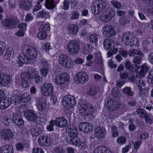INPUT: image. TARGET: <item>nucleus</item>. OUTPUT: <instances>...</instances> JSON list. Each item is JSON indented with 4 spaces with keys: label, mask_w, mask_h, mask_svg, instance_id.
I'll return each instance as SVG.
<instances>
[{
    "label": "nucleus",
    "mask_w": 153,
    "mask_h": 153,
    "mask_svg": "<svg viewBox=\"0 0 153 153\" xmlns=\"http://www.w3.org/2000/svg\"><path fill=\"white\" fill-rule=\"evenodd\" d=\"M138 78H136V79L133 80V82L136 84L137 86L138 87V89L140 88H142V87H144L145 85V82L142 80L140 79L137 77Z\"/></svg>",
    "instance_id": "obj_38"
},
{
    "label": "nucleus",
    "mask_w": 153,
    "mask_h": 153,
    "mask_svg": "<svg viewBox=\"0 0 153 153\" xmlns=\"http://www.w3.org/2000/svg\"><path fill=\"white\" fill-rule=\"evenodd\" d=\"M49 13L44 10L39 11L37 14V17L38 18H44L45 19L49 17Z\"/></svg>",
    "instance_id": "obj_37"
},
{
    "label": "nucleus",
    "mask_w": 153,
    "mask_h": 153,
    "mask_svg": "<svg viewBox=\"0 0 153 153\" xmlns=\"http://www.w3.org/2000/svg\"><path fill=\"white\" fill-rule=\"evenodd\" d=\"M21 78L22 81V86L24 88L29 86L31 77L28 72H24L22 74Z\"/></svg>",
    "instance_id": "obj_17"
},
{
    "label": "nucleus",
    "mask_w": 153,
    "mask_h": 153,
    "mask_svg": "<svg viewBox=\"0 0 153 153\" xmlns=\"http://www.w3.org/2000/svg\"><path fill=\"white\" fill-rule=\"evenodd\" d=\"M50 27L48 24H44L40 26L39 28V30L45 31L46 32L47 31L50 30Z\"/></svg>",
    "instance_id": "obj_48"
},
{
    "label": "nucleus",
    "mask_w": 153,
    "mask_h": 153,
    "mask_svg": "<svg viewBox=\"0 0 153 153\" xmlns=\"http://www.w3.org/2000/svg\"><path fill=\"white\" fill-rule=\"evenodd\" d=\"M66 48L70 54L74 55L76 54L79 52L80 46L77 41H71L67 45Z\"/></svg>",
    "instance_id": "obj_6"
},
{
    "label": "nucleus",
    "mask_w": 153,
    "mask_h": 153,
    "mask_svg": "<svg viewBox=\"0 0 153 153\" xmlns=\"http://www.w3.org/2000/svg\"><path fill=\"white\" fill-rule=\"evenodd\" d=\"M116 141L117 144L120 146L125 143L126 139L124 137L120 136L117 138Z\"/></svg>",
    "instance_id": "obj_50"
},
{
    "label": "nucleus",
    "mask_w": 153,
    "mask_h": 153,
    "mask_svg": "<svg viewBox=\"0 0 153 153\" xmlns=\"http://www.w3.org/2000/svg\"><path fill=\"white\" fill-rule=\"evenodd\" d=\"M45 5L46 8L49 9H53L55 7L53 0H46Z\"/></svg>",
    "instance_id": "obj_40"
},
{
    "label": "nucleus",
    "mask_w": 153,
    "mask_h": 153,
    "mask_svg": "<svg viewBox=\"0 0 153 153\" xmlns=\"http://www.w3.org/2000/svg\"><path fill=\"white\" fill-rule=\"evenodd\" d=\"M39 65L41 68H48L50 66L51 64L49 61L43 59L40 61Z\"/></svg>",
    "instance_id": "obj_39"
},
{
    "label": "nucleus",
    "mask_w": 153,
    "mask_h": 153,
    "mask_svg": "<svg viewBox=\"0 0 153 153\" xmlns=\"http://www.w3.org/2000/svg\"><path fill=\"white\" fill-rule=\"evenodd\" d=\"M38 142L41 146H48L49 145V138L46 136H41L39 138Z\"/></svg>",
    "instance_id": "obj_27"
},
{
    "label": "nucleus",
    "mask_w": 153,
    "mask_h": 153,
    "mask_svg": "<svg viewBox=\"0 0 153 153\" xmlns=\"http://www.w3.org/2000/svg\"><path fill=\"white\" fill-rule=\"evenodd\" d=\"M68 141L70 144L75 146H80L82 149H85L87 147L86 142L82 141L79 138L76 137L68 139Z\"/></svg>",
    "instance_id": "obj_10"
},
{
    "label": "nucleus",
    "mask_w": 153,
    "mask_h": 153,
    "mask_svg": "<svg viewBox=\"0 0 153 153\" xmlns=\"http://www.w3.org/2000/svg\"><path fill=\"white\" fill-rule=\"evenodd\" d=\"M51 49V45L50 43L48 42H46L44 44L43 49L46 51H48Z\"/></svg>",
    "instance_id": "obj_63"
},
{
    "label": "nucleus",
    "mask_w": 153,
    "mask_h": 153,
    "mask_svg": "<svg viewBox=\"0 0 153 153\" xmlns=\"http://www.w3.org/2000/svg\"><path fill=\"white\" fill-rule=\"evenodd\" d=\"M111 94L115 97H120L121 96L120 91L117 88H114L112 89Z\"/></svg>",
    "instance_id": "obj_46"
},
{
    "label": "nucleus",
    "mask_w": 153,
    "mask_h": 153,
    "mask_svg": "<svg viewBox=\"0 0 153 153\" xmlns=\"http://www.w3.org/2000/svg\"><path fill=\"white\" fill-rule=\"evenodd\" d=\"M141 143L142 141L140 140H138L134 142L133 144L134 148L136 151L139 149Z\"/></svg>",
    "instance_id": "obj_58"
},
{
    "label": "nucleus",
    "mask_w": 153,
    "mask_h": 153,
    "mask_svg": "<svg viewBox=\"0 0 153 153\" xmlns=\"http://www.w3.org/2000/svg\"><path fill=\"white\" fill-rule=\"evenodd\" d=\"M69 78L67 73H62L55 77V84L60 85H62L68 81Z\"/></svg>",
    "instance_id": "obj_13"
},
{
    "label": "nucleus",
    "mask_w": 153,
    "mask_h": 153,
    "mask_svg": "<svg viewBox=\"0 0 153 153\" xmlns=\"http://www.w3.org/2000/svg\"><path fill=\"white\" fill-rule=\"evenodd\" d=\"M13 122L18 126H20L23 124L24 121L20 115L16 113L14 114L12 117Z\"/></svg>",
    "instance_id": "obj_25"
},
{
    "label": "nucleus",
    "mask_w": 153,
    "mask_h": 153,
    "mask_svg": "<svg viewBox=\"0 0 153 153\" xmlns=\"http://www.w3.org/2000/svg\"><path fill=\"white\" fill-rule=\"evenodd\" d=\"M22 51L24 58L22 54L18 56L19 65H22L25 63H29L31 60L34 59L37 55L36 49L28 45H25L22 47Z\"/></svg>",
    "instance_id": "obj_1"
},
{
    "label": "nucleus",
    "mask_w": 153,
    "mask_h": 153,
    "mask_svg": "<svg viewBox=\"0 0 153 153\" xmlns=\"http://www.w3.org/2000/svg\"><path fill=\"white\" fill-rule=\"evenodd\" d=\"M149 70V68L146 63L142 65V68L139 72L137 73V76L139 78H141L144 76L146 73Z\"/></svg>",
    "instance_id": "obj_24"
},
{
    "label": "nucleus",
    "mask_w": 153,
    "mask_h": 153,
    "mask_svg": "<svg viewBox=\"0 0 153 153\" xmlns=\"http://www.w3.org/2000/svg\"><path fill=\"white\" fill-rule=\"evenodd\" d=\"M139 91L138 93V95L139 97H144L145 95L148 94L149 89V87L144 88H140L139 89Z\"/></svg>",
    "instance_id": "obj_35"
},
{
    "label": "nucleus",
    "mask_w": 153,
    "mask_h": 153,
    "mask_svg": "<svg viewBox=\"0 0 153 153\" xmlns=\"http://www.w3.org/2000/svg\"><path fill=\"white\" fill-rule=\"evenodd\" d=\"M122 42L125 45L132 47L136 44L137 41L134 34L130 32H126L121 37Z\"/></svg>",
    "instance_id": "obj_3"
},
{
    "label": "nucleus",
    "mask_w": 153,
    "mask_h": 153,
    "mask_svg": "<svg viewBox=\"0 0 153 153\" xmlns=\"http://www.w3.org/2000/svg\"><path fill=\"white\" fill-rule=\"evenodd\" d=\"M59 62L64 67L70 68L73 66L71 59L66 54H62L59 56Z\"/></svg>",
    "instance_id": "obj_7"
},
{
    "label": "nucleus",
    "mask_w": 153,
    "mask_h": 153,
    "mask_svg": "<svg viewBox=\"0 0 153 153\" xmlns=\"http://www.w3.org/2000/svg\"><path fill=\"white\" fill-rule=\"evenodd\" d=\"M111 3L114 7L116 8L122 9L123 8V6L121 3L116 0L111 1Z\"/></svg>",
    "instance_id": "obj_45"
},
{
    "label": "nucleus",
    "mask_w": 153,
    "mask_h": 153,
    "mask_svg": "<svg viewBox=\"0 0 153 153\" xmlns=\"http://www.w3.org/2000/svg\"><path fill=\"white\" fill-rule=\"evenodd\" d=\"M106 131L105 128L101 126H98L95 129V136L97 138L103 137L105 135Z\"/></svg>",
    "instance_id": "obj_19"
},
{
    "label": "nucleus",
    "mask_w": 153,
    "mask_h": 153,
    "mask_svg": "<svg viewBox=\"0 0 153 153\" xmlns=\"http://www.w3.org/2000/svg\"><path fill=\"white\" fill-rule=\"evenodd\" d=\"M40 71L41 75L43 76H46L48 72L47 68H42Z\"/></svg>",
    "instance_id": "obj_61"
},
{
    "label": "nucleus",
    "mask_w": 153,
    "mask_h": 153,
    "mask_svg": "<svg viewBox=\"0 0 153 153\" xmlns=\"http://www.w3.org/2000/svg\"><path fill=\"white\" fill-rule=\"evenodd\" d=\"M28 73L30 74V77L32 78L36 77L39 75V73L36 69L35 68L29 69Z\"/></svg>",
    "instance_id": "obj_43"
},
{
    "label": "nucleus",
    "mask_w": 153,
    "mask_h": 153,
    "mask_svg": "<svg viewBox=\"0 0 153 153\" xmlns=\"http://www.w3.org/2000/svg\"><path fill=\"white\" fill-rule=\"evenodd\" d=\"M63 9L64 10H67L68 9L69 7V3L68 1L65 0L63 3Z\"/></svg>",
    "instance_id": "obj_62"
},
{
    "label": "nucleus",
    "mask_w": 153,
    "mask_h": 153,
    "mask_svg": "<svg viewBox=\"0 0 153 153\" xmlns=\"http://www.w3.org/2000/svg\"><path fill=\"white\" fill-rule=\"evenodd\" d=\"M32 153H44L41 149L38 148H35L32 150Z\"/></svg>",
    "instance_id": "obj_64"
},
{
    "label": "nucleus",
    "mask_w": 153,
    "mask_h": 153,
    "mask_svg": "<svg viewBox=\"0 0 153 153\" xmlns=\"http://www.w3.org/2000/svg\"><path fill=\"white\" fill-rule=\"evenodd\" d=\"M68 33L73 35H75L78 31V27L77 26L74 24H70L67 26Z\"/></svg>",
    "instance_id": "obj_29"
},
{
    "label": "nucleus",
    "mask_w": 153,
    "mask_h": 153,
    "mask_svg": "<svg viewBox=\"0 0 153 153\" xmlns=\"http://www.w3.org/2000/svg\"><path fill=\"white\" fill-rule=\"evenodd\" d=\"M136 112L140 117H145L147 115L146 114V111L143 109L141 108H138L136 111Z\"/></svg>",
    "instance_id": "obj_55"
},
{
    "label": "nucleus",
    "mask_w": 153,
    "mask_h": 153,
    "mask_svg": "<svg viewBox=\"0 0 153 153\" xmlns=\"http://www.w3.org/2000/svg\"><path fill=\"white\" fill-rule=\"evenodd\" d=\"M24 114L29 120L34 122L37 123L40 121V118L39 117L32 111L26 110Z\"/></svg>",
    "instance_id": "obj_14"
},
{
    "label": "nucleus",
    "mask_w": 153,
    "mask_h": 153,
    "mask_svg": "<svg viewBox=\"0 0 153 153\" xmlns=\"http://www.w3.org/2000/svg\"><path fill=\"white\" fill-rule=\"evenodd\" d=\"M114 44V42L112 40L108 39H106L103 43V45L106 50L110 49Z\"/></svg>",
    "instance_id": "obj_31"
},
{
    "label": "nucleus",
    "mask_w": 153,
    "mask_h": 153,
    "mask_svg": "<svg viewBox=\"0 0 153 153\" xmlns=\"http://www.w3.org/2000/svg\"><path fill=\"white\" fill-rule=\"evenodd\" d=\"M0 135L3 139L9 140L12 139L14 136V133L9 129H4L0 131Z\"/></svg>",
    "instance_id": "obj_15"
},
{
    "label": "nucleus",
    "mask_w": 153,
    "mask_h": 153,
    "mask_svg": "<svg viewBox=\"0 0 153 153\" xmlns=\"http://www.w3.org/2000/svg\"><path fill=\"white\" fill-rule=\"evenodd\" d=\"M100 19L101 20L105 22H107L111 19L108 15L105 14H103L100 16Z\"/></svg>",
    "instance_id": "obj_56"
},
{
    "label": "nucleus",
    "mask_w": 153,
    "mask_h": 153,
    "mask_svg": "<svg viewBox=\"0 0 153 153\" xmlns=\"http://www.w3.org/2000/svg\"><path fill=\"white\" fill-rule=\"evenodd\" d=\"M36 106L38 109L40 111L44 110L46 107L45 101L42 97H37L36 100Z\"/></svg>",
    "instance_id": "obj_21"
},
{
    "label": "nucleus",
    "mask_w": 153,
    "mask_h": 153,
    "mask_svg": "<svg viewBox=\"0 0 153 153\" xmlns=\"http://www.w3.org/2000/svg\"><path fill=\"white\" fill-rule=\"evenodd\" d=\"M128 54L130 56H134L135 55H138L140 56H143V54L141 53L140 49H133L130 50Z\"/></svg>",
    "instance_id": "obj_33"
},
{
    "label": "nucleus",
    "mask_w": 153,
    "mask_h": 153,
    "mask_svg": "<svg viewBox=\"0 0 153 153\" xmlns=\"http://www.w3.org/2000/svg\"><path fill=\"white\" fill-rule=\"evenodd\" d=\"M143 56H136L133 59V62L135 65L140 64L142 63V57Z\"/></svg>",
    "instance_id": "obj_53"
},
{
    "label": "nucleus",
    "mask_w": 153,
    "mask_h": 153,
    "mask_svg": "<svg viewBox=\"0 0 153 153\" xmlns=\"http://www.w3.org/2000/svg\"><path fill=\"white\" fill-rule=\"evenodd\" d=\"M54 122L56 125L60 128L65 127L68 124V121L65 118L58 117L55 119Z\"/></svg>",
    "instance_id": "obj_20"
},
{
    "label": "nucleus",
    "mask_w": 153,
    "mask_h": 153,
    "mask_svg": "<svg viewBox=\"0 0 153 153\" xmlns=\"http://www.w3.org/2000/svg\"><path fill=\"white\" fill-rule=\"evenodd\" d=\"M42 131V130L39 128L33 127L30 129V131L32 136H37L41 134Z\"/></svg>",
    "instance_id": "obj_32"
},
{
    "label": "nucleus",
    "mask_w": 153,
    "mask_h": 153,
    "mask_svg": "<svg viewBox=\"0 0 153 153\" xmlns=\"http://www.w3.org/2000/svg\"><path fill=\"white\" fill-rule=\"evenodd\" d=\"M93 153H112L108 148L105 146H100L95 149Z\"/></svg>",
    "instance_id": "obj_30"
},
{
    "label": "nucleus",
    "mask_w": 153,
    "mask_h": 153,
    "mask_svg": "<svg viewBox=\"0 0 153 153\" xmlns=\"http://www.w3.org/2000/svg\"><path fill=\"white\" fill-rule=\"evenodd\" d=\"M106 4L103 0L94 1L92 3L91 9L93 13L98 14L103 10L106 7Z\"/></svg>",
    "instance_id": "obj_4"
},
{
    "label": "nucleus",
    "mask_w": 153,
    "mask_h": 153,
    "mask_svg": "<svg viewBox=\"0 0 153 153\" xmlns=\"http://www.w3.org/2000/svg\"><path fill=\"white\" fill-rule=\"evenodd\" d=\"M111 132L113 133V136L114 137H116L118 134V133L117 131V128L115 126H112L111 128Z\"/></svg>",
    "instance_id": "obj_60"
},
{
    "label": "nucleus",
    "mask_w": 153,
    "mask_h": 153,
    "mask_svg": "<svg viewBox=\"0 0 153 153\" xmlns=\"http://www.w3.org/2000/svg\"><path fill=\"white\" fill-rule=\"evenodd\" d=\"M62 104L67 109L73 108L76 103L75 98L71 95H66L62 98Z\"/></svg>",
    "instance_id": "obj_5"
},
{
    "label": "nucleus",
    "mask_w": 153,
    "mask_h": 153,
    "mask_svg": "<svg viewBox=\"0 0 153 153\" xmlns=\"http://www.w3.org/2000/svg\"><path fill=\"white\" fill-rule=\"evenodd\" d=\"M88 79V76L86 73L83 71L76 74L74 78L76 82L78 84H83L86 82Z\"/></svg>",
    "instance_id": "obj_9"
},
{
    "label": "nucleus",
    "mask_w": 153,
    "mask_h": 153,
    "mask_svg": "<svg viewBox=\"0 0 153 153\" xmlns=\"http://www.w3.org/2000/svg\"><path fill=\"white\" fill-rule=\"evenodd\" d=\"M125 66L127 69L133 71L134 67L130 61L128 60L126 61L125 63Z\"/></svg>",
    "instance_id": "obj_57"
},
{
    "label": "nucleus",
    "mask_w": 153,
    "mask_h": 153,
    "mask_svg": "<svg viewBox=\"0 0 153 153\" xmlns=\"http://www.w3.org/2000/svg\"><path fill=\"white\" fill-rule=\"evenodd\" d=\"M21 7L26 10H28L31 7V3L29 1H22L20 3Z\"/></svg>",
    "instance_id": "obj_36"
},
{
    "label": "nucleus",
    "mask_w": 153,
    "mask_h": 153,
    "mask_svg": "<svg viewBox=\"0 0 153 153\" xmlns=\"http://www.w3.org/2000/svg\"><path fill=\"white\" fill-rule=\"evenodd\" d=\"M106 106L109 111H113L120 107V105L118 102L109 99L106 102Z\"/></svg>",
    "instance_id": "obj_16"
},
{
    "label": "nucleus",
    "mask_w": 153,
    "mask_h": 153,
    "mask_svg": "<svg viewBox=\"0 0 153 153\" xmlns=\"http://www.w3.org/2000/svg\"><path fill=\"white\" fill-rule=\"evenodd\" d=\"M25 144L24 143H19L16 145V148L18 151H23L25 148Z\"/></svg>",
    "instance_id": "obj_54"
},
{
    "label": "nucleus",
    "mask_w": 153,
    "mask_h": 153,
    "mask_svg": "<svg viewBox=\"0 0 153 153\" xmlns=\"http://www.w3.org/2000/svg\"><path fill=\"white\" fill-rule=\"evenodd\" d=\"M79 12L76 10L74 11L71 13V19L73 20H75L79 19Z\"/></svg>",
    "instance_id": "obj_51"
},
{
    "label": "nucleus",
    "mask_w": 153,
    "mask_h": 153,
    "mask_svg": "<svg viewBox=\"0 0 153 153\" xmlns=\"http://www.w3.org/2000/svg\"><path fill=\"white\" fill-rule=\"evenodd\" d=\"M14 51L11 48H8L4 55L5 59L9 60L13 57Z\"/></svg>",
    "instance_id": "obj_34"
},
{
    "label": "nucleus",
    "mask_w": 153,
    "mask_h": 153,
    "mask_svg": "<svg viewBox=\"0 0 153 153\" xmlns=\"http://www.w3.org/2000/svg\"><path fill=\"white\" fill-rule=\"evenodd\" d=\"M99 38L98 35L95 33L91 34L89 37V40L91 42H97Z\"/></svg>",
    "instance_id": "obj_44"
},
{
    "label": "nucleus",
    "mask_w": 153,
    "mask_h": 153,
    "mask_svg": "<svg viewBox=\"0 0 153 153\" xmlns=\"http://www.w3.org/2000/svg\"><path fill=\"white\" fill-rule=\"evenodd\" d=\"M53 88L51 84L44 83L41 87V94L43 96H45L51 95L53 93Z\"/></svg>",
    "instance_id": "obj_8"
},
{
    "label": "nucleus",
    "mask_w": 153,
    "mask_h": 153,
    "mask_svg": "<svg viewBox=\"0 0 153 153\" xmlns=\"http://www.w3.org/2000/svg\"><path fill=\"white\" fill-rule=\"evenodd\" d=\"M79 129L84 133H88L92 129V125L86 122L80 123L78 126Z\"/></svg>",
    "instance_id": "obj_18"
},
{
    "label": "nucleus",
    "mask_w": 153,
    "mask_h": 153,
    "mask_svg": "<svg viewBox=\"0 0 153 153\" xmlns=\"http://www.w3.org/2000/svg\"><path fill=\"white\" fill-rule=\"evenodd\" d=\"M123 92L130 97H133L134 93L132 91L130 87H126L123 89Z\"/></svg>",
    "instance_id": "obj_41"
},
{
    "label": "nucleus",
    "mask_w": 153,
    "mask_h": 153,
    "mask_svg": "<svg viewBox=\"0 0 153 153\" xmlns=\"http://www.w3.org/2000/svg\"><path fill=\"white\" fill-rule=\"evenodd\" d=\"M55 125L54 120H51L50 122V125L47 126L46 128L49 131H52L53 130V126Z\"/></svg>",
    "instance_id": "obj_59"
},
{
    "label": "nucleus",
    "mask_w": 153,
    "mask_h": 153,
    "mask_svg": "<svg viewBox=\"0 0 153 153\" xmlns=\"http://www.w3.org/2000/svg\"><path fill=\"white\" fill-rule=\"evenodd\" d=\"M11 100L8 98L4 97L0 101V108L5 109L7 108L11 104Z\"/></svg>",
    "instance_id": "obj_23"
},
{
    "label": "nucleus",
    "mask_w": 153,
    "mask_h": 153,
    "mask_svg": "<svg viewBox=\"0 0 153 153\" xmlns=\"http://www.w3.org/2000/svg\"><path fill=\"white\" fill-rule=\"evenodd\" d=\"M92 47L89 44H85L83 50V52L85 54H88L90 53L92 50Z\"/></svg>",
    "instance_id": "obj_49"
},
{
    "label": "nucleus",
    "mask_w": 153,
    "mask_h": 153,
    "mask_svg": "<svg viewBox=\"0 0 153 153\" xmlns=\"http://www.w3.org/2000/svg\"><path fill=\"white\" fill-rule=\"evenodd\" d=\"M12 99L16 105L22 102L21 94L19 93L17 90H15L13 91V94Z\"/></svg>",
    "instance_id": "obj_26"
},
{
    "label": "nucleus",
    "mask_w": 153,
    "mask_h": 153,
    "mask_svg": "<svg viewBox=\"0 0 153 153\" xmlns=\"http://www.w3.org/2000/svg\"><path fill=\"white\" fill-rule=\"evenodd\" d=\"M102 31L103 35L108 37H112L116 34L114 27L111 25L104 26L102 27Z\"/></svg>",
    "instance_id": "obj_12"
},
{
    "label": "nucleus",
    "mask_w": 153,
    "mask_h": 153,
    "mask_svg": "<svg viewBox=\"0 0 153 153\" xmlns=\"http://www.w3.org/2000/svg\"><path fill=\"white\" fill-rule=\"evenodd\" d=\"M66 131L69 136L71 138L76 137L78 134L77 128L73 126H68L66 128Z\"/></svg>",
    "instance_id": "obj_22"
},
{
    "label": "nucleus",
    "mask_w": 153,
    "mask_h": 153,
    "mask_svg": "<svg viewBox=\"0 0 153 153\" xmlns=\"http://www.w3.org/2000/svg\"><path fill=\"white\" fill-rule=\"evenodd\" d=\"M47 34L45 31H40L37 34L38 38L41 40L45 39L47 37Z\"/></svg>",
    "instance_id": "obj_52"
},
{
    "label": "nucleus",
    "mask_w": 153,
    "mask_h": 153,
    "mask_svg": "<svg viewBox=\"0 0 153 153\" xmlns=\"http://www.w3.org/2000/svg\"><path fill=\"white\" fill-rule=\"evenodd\" d=\"M98 91V88L95 86H92L87 92L88 95L93 96L95 95Z\"/></svg>",
    "instance_id": "obj_42"
},
{
    "label": "nucleus",
    "mask_w": 153,
    "mask_h": 153,
    "mask_svg": "<svg viewBox=\"0 0 153 153\" xmlns=\"http://www.w3.org/2000/svg\"><path fill=\"white\" fill-rule=\"evenodd\" d=\"M13 147L10 145H6L0 148V153H13Z\"/></svg>",
    "instance_id": "obj_28"
},
{
    "label": "nucleus",
    "mask_w": 153,
    "mask_h": 153,
    "mask_svg": "<svg viewBox=\"0 0 153 153\" xmlns=\"http://www.w3.org/2000/svg\"><path fill=\"white\" fill-rule=\"evenodd\" d=\"M106 13L111 19L113 18L116 14V12L111 7L108 8Z\"/></svg>",
    "instance_id": "obj_47"
},
{
    "label": "nucleus",
    "mask_w": 153,
    "mask_h": 153,
    "mask_svg": "<svg viewBox=\"0 0 153 153\" xmlns=\"http://www.w3.org/2000/svg\"><path fill=\"white\" fill-rule=\"evenodd\" d=\"M18 22V19L14 17H10L2 20L1 24L3 26L10 28H13L16 27Z\"/></svg>",
    "instance_id": "obj_11"
},
{
    "label": "nucleus",
    "mask_w": 153,
    "mask_h": 153,
    "mask_svg": "<svg viewBox=\"0 0 153 153\" xmlns=\"http://www.w3.org/2000/svg\"><path fill=\"white\" fill-rule=\"evenodd\" d=\"M79 112L81 115L87 116L89 120H92L95 116L94 113L96 110L95 108L90 103H86L83 100H81L79 102Z\"/></svg>",
    "instance_id": "obj_2"
}]
</instances>
